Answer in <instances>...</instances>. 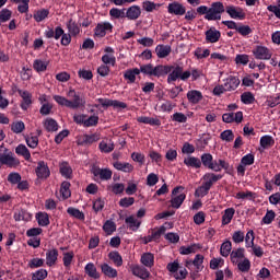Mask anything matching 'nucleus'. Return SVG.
<instances>
[{
  "mask_svg": "<svg viewBox=\"0 0 280 280\" xmlns=\"http://www.w3.org/2000/svg\"><path fill=\"white\" fill-rule=\"evenodd\" d=\"M135 205V197H125L119 200V206L128 209V207H132Z\"/></svg>",
  "mask_w": 280,
  "mask_h": 280,
  "instance_id": "62",
  "label": "nucleus"
},
{
  "mask_svg": "<svg viewBox=\"0 0 280 280\" xmlns=\"http://www.w3.org/2000/svg\"><path fill=\"white\" fill-rule=\"evenodd\" d=\"M226 13L229 14V16H231V19H238L240 21H242L246 16L244 10H242V8L240 7L229 5L226 7Z\"/></svg>",
  "mask_w": 280,
  "mask_h": 280,
  "instance_id": "12",
  "label": "nucleus"
},
{
  "mask_svg": "<svg viewBox=\"0 0 280 280\" xmlns=\"http://www.w3.org/2000/svg\"><path fill=\"white\" fill-rule=\"evenodd\" d=\"M138 121L139 124H149V126H161V120L159 118L141 116L138 118Z\"/></svg>",
  "mask_w": 280,
  "mask_h": 280,
  "instance_id": "43",
  "label": "nucleus"
},
{
  "mask_svg": "<svg viewBox=\"0 0 280 280\" xmlns=\"http://www.w3.org/2000/svg\"><path fill=\"white\" fill-rule=\"evenodd\" d=\"M220 139H222V141H226L228 143H231V141L235 139V135L233 133V130L228 129L221 132Z\"/></svg>",
  "mask_w": 280,
  "mask_h": 280,
  "instance_id": "57",
  "label": "nucleus"
},
{
  "mask_svg": "<svg viewBox=\"0 0 280 280\" xmlns=\"http://www.w3.org/2000/svg\"><path fill=\"white\" fill-rule=\"evenodd\" d=\"M97 141H100V135H84L81 139L80 145H91Z\"/></svg>",
  "mask_w": 280,
  "mask_h": 280,
  "instance_id": "29",
  "label": "nucleus"
},
{
  "mask_svg": "<svg viewBox=\"0 0 280 280\" xmlns=\"http://www.w3.org/2000/svg\"><path fill=\"white\" fill-rule=\"evenodd\" d=\"M140 261L142 266H145V268H152L154 266V254L152 253L142 254Z\"/></svg>",
  "mask_w": 280,
  "mask_h": 280,
  "instance_id": "27",
  "label": "nucleus"
},
{
  "mask_svg": "<svg viewBox=\"0 0 280 280\" xmlns=\"http://www.w3.org/2000/svg\"><path fill=\"white\" fill-rule=\"evenodd\" d=\"M32 219V214H30V212H26L25 210H18L15 213H14V220L16 222H21V221H28Z\"/></svg>",
  "mask_w": 280,
  "mask_h": 280,
  "instance_id": "42",
  "label": "nucleus"
},
{
  "mask_svg": "<svg viewBox=\"0 0 280 280\" xmlns=\"http://www.w3.org/2000/svg\"><path fill=\"white\" fill-rule=\"evenodd\" d=\"M223 85L225 86V91H235L240 86V79L237 77H229L224 80Z\"/></svg>",
  "mask_w": 280,
  "mask_h": 280,
  "instance_id": "20",
  "label": "nucleus"
},
{
  "mask_svg": "<svg viewBox=\"0 0 280 280\" xmlns=\"http://www.w3.org/2000/svg\"><path fill=\"white\" fill-rule=\"evenodd\" d=\"M67 28L70 36H78V34H80V26L72 19L68 21Z\"/></svg>",
  "mask_w": 280,
  "mask_h": 280,
  "instance_id": "38",
  "label": "nucleus"
},
{
  "mask_svg": "<svg viewBox=\"0 0 280 280\" xmlns=\"http://www.w3.org/2000/svg\"><path fill=\"white\" fill-rule=\"evenodd\" d=\"M0 163H2V165H8L9 167H16V165H19L16 159L9 154H2L0 156Z\"/></svg>",
  "mask_w": 280,
  "mask_h": 280,
  "instance_id": "31",
  "label": "nucleus"
},
{
  "mask_svg": "<svg viewBox=\"0 0 280 280\" xmlns=\"http://www.w3.org/2000/svg\"><path fill=\"white\" fill-rule=\"evenodd\" d=\"M168 14H174L175 16H183L186 14L187 9L180 2H172L167 7Z\"/></svg>",
  "mask_w": 280,
  "mask_h": 280,
  "instance_id": "8",
  "label": "nucleus"
},
{
  "mask_svg": "<svg viewBox=\"0 0 280 280\" xmlns=\"http://www.w3.org/2000/svg\"><path fill=\"white\" fill-rule=\"evenodd\" d=\"M167 228L165 225H161L160 228H154L151 230V237L154 242H159L161 240V235H165Z\"/></svg>",
  "mask_w": 280,
  "mask_h": 280,
  "instance_id": "35",
  "label": "nucleus"
},
{
  "mask_svg": "<svg viewBox=\"0 0 280 280\" xmlns=\"http://www.w3.org/2000/svg\"><path fill=\"white\" fill-rule=\"evenodd\" d=\"M115 170H118V172H125V174H130V172L135 171V166L130 163H124V162H114Z\"/></svg>",
  "mask_w": 280,
  "mask_h": 280,
  "instance_id": "22",
  "label": "nucleus"
},
{
  "mask_svg": "<svg viewBox=\"0 0 280 280\" xmlns=\"http://www.w3.org/2000/svg\"><path fill=\"white\" fill-rule=\"evenodd\" d=\"M107 32H113V24H110V22H104V23L97 24L95 28L96 36L104 37L106 36Z\"/></svg>",
  "mask_w": 280,
  "mask_h": 280,
  "instance_id": "16",
  "label": "nucleus"
},
{
  "mask_svg": "<svg viewBox=\"0 0 280 280\" xmlns=\"http://www.w3.org/2000/svg\"><path fill=\"white\" fill-rule=\"evenodd\" d=\"M171 69V71L168 72V77H167V82L168 84H172V82H176V80H180L182 78V73H183V67L180 66H166Z\"/></svg>",
  "mask_w": 280,
  "mask_h": 280,
  "instance_id": "9",
  "label": "nucleus"
},
{
  "mask_svg": "<svg viewBox=\"0 0 280 280\" xmlns=\"http://www.w3.org/2000/svg\"><path fill=\"white\" fill-rule=\"evenodd\" d=\"M183 186H177L173 189L172 194H173V198L171 199V205L174 209H180V205H183V202H185V194H179V191H183Z\"/></svg>",
  "mask_w": 280,
  "mask_h": 280,
  "instance_id": "7",
  "label": "nucleus"
},
{
  "mask_svg": "<svg viewBox=\"0 0 280 280\" xmlns=\"http://www.w3.org/2000/svg\"><path fill=\"white\" fill-rule=\"evenodd\" d=\"M131 272L132 275H135V277H138L142 280H148V278L150 277V271L145 267L139 265H133L131 267Z\"/></svg>",
  "mask_w": 280,
  "mask_h": 280,
  "instance_id": "11",
  "label": "nucleus"
},
{
  "mask_svg": "<svg viewBox=\"0 0 280 280\" xmlns=\"http://www.w3.org/2000/svg\"><path fill=\"white\" fill-rule=\"evenodd\" d=\"M224 12V4L222 2H213L209 12L205 15L207 21H220L222 19V13Z\"/></svg>",
  "mask_w": 280,
  "mask_h": 280,
  "instance_id": "3",
  "label": "nucleus"
},
{
  "mask_svg": "<svg viewBox=\"0 0 280 280\" xmlns=\"http://www.w3.org/2000/svg\"><path fill=\"white\" fill-rule=\"evenodd\" d=\"M276 217L277 214L272 210H268L265 217L262 218L261 222L264 224H272Z\"/></svg>",
  "mask_w": 280,
  "mask_h": 280,
  "instance_id": "61",
  "label": "nucleus"
},
{
  "mask_svg": "<svg viewBox=\"0 0 280 280\" xmlns=\"http://www.w3.org/2000/svg\"><path fill=\"white\" fill-rule=\"evenodd\" d=\"M210 55L211 50H209L208 48L198 47L194 51V56L197 58V60H203V58H209Z\"/></svg>",
  "mask_w": 280,
  "mask_h": 280,
  "instance_id": "39",
  "label": "nucleus"
},
{
  "mask_svg": "<svg viewBox=\"0 0 280 280\" xmlns=\"http://www.w3.org/2000/svg\"><path fill=\"white\" fill-rule=\"evenodd\" d=\"M60 195L62 200H67V198H71V183L62 182L60 187Z\"/></svg>",
  "mask_w": 280,
  "mask_h": 280,
  "instance_id": "34",
  "label": "nucleus"
},
{
  "mask_svg": "<svg viewBox=\"0 0 280 280\" xmlns=\"http://www.w3.org/2000/svg\"><path fill=\"white\" fill-rule=\"evenodd\" d=\"M103 231H105L107 235H113V233L117 231V226L115 225V222L106 221L105 224L103 225Z\"/></svg>",
  "mask_w": 280,
  "mask_h": 280,
  "instance_id": "58",
  "label": "nucleus"
},
{
  "mask_svg": "<svg viewBox=\"0 0 280 280\" xmlns=\"http://www.w3.org/2000/svg\"><path fill=\"white\" fill-rule=\"evenodd\" d=\"M47 279V270L39 269L35 271L32 276V280H44Z\"/></svg>",
  "mask_w": 280,
  "mask_h": 280,
  "instance_id": "64",
  "label": "nucleus"
},
{
  "mask_svg": "<svg viewBox=\"0 0 280 280\" xmlns=\"http://www.w3.org/2000/svg\"><path fill=\"white\" fill-rule=\"evenodd\" d=\"M67 97L69 101V108H72L73 110L82 108V106L86 104V101H84L75 90H69L67 92Z\"/></svg>",
  "mask_w": 280,
  "mask_h": 280,
  "instance_id": "4",
  "label": "nucleus"
},
{
  "mask_svg": "<svg viewBox=\"0 0 280 280\" xmlns=\"http://www.w3.org/2000/svg\"><path fill=\"white\" fill-rule=\"evenodd\" d=\"M108 258L115 264V266H122L124 265V259L121 258V255L118 254V252H110L108 254Z\"/></svg>",
  "mask_w": 280,
  "mask_h": 280,
  "instance_id": "46",
  "label": "nucleus"
},
{
  "mask_svg": "<svg viewBox=\"0 0 280 280\" xmlns=\"http://www.w3.org/2000/svg\"><path fill=\"white\" fill-rule=\"evenodd\" d=\"M179 268H180V265L178 264L177 260H175L173 262H168L167 266H166V270H168V272L174 275V278L176 280L186 279V277H187V269H185V268L179 269Z\"/></svg>",
  "mask_w": 280,
  "mask_h": 280,
  "instance_id": "5",
  "label": "nucleus"
},
{
  "mask_svg": "<svg viewBox=\"0 0 280 280\" xmlns=\"http://www.w3.org/2000/svg\"><path fill=\"white\" fill-rule=\"evenodd\" d=\"M221 178L222 175L206 173L202 177L203 184L196 190V192L199 194V196H207L209 194V189L213 187V184L218 183V180H221Z\"/></svg>",
  "mask_w": 280,
  "mask_h": 280,
  "instance_id": "2",
  "label": "nucleus"
},
{
  "mask_svg": "<svg viewBox=\"0 0 280 280\" xmlns=\"http://www.w3.org/2000/svg\"><path fill=\"white\" fill-rule=\"evenodd\" d=\"M232 240L235 244H242L245 240V234L242 231H235L232 235Z\"/></svg>",
  "mask_w": 280,
  "mask_h": 280,
  "instance_id": "63",
  "label": "nucleus"
},
{
  "mask_svg": "<svg viewBox=\"0 0 280 280\" xmlns=\"http://www.w3.org/2000/svg\"><path fill=\"white\" fill-rule=\"evenodd\" d=\"M67 213L72 218H77V220H84V212L80 211L75 208H68Z\"/></svg>",
  "mask_w": 280,
  "mask_h": 280,
  "instance_id": "59",
  "label": "nucleus"
},
{
  "mask_svg": "<svg viewBox=\"0 0 280 280\" xmlns=\"http://www.w3.org/2000/svg\"><path fill=\"white\" fill-rule=\"evenodd\" d=\"M36 176L37 178H49L51 172L49 171V166L45 162H38L36 167Z\"/></svg>",
  "mask_w": 280,
  "mask_h": 280,
  "instance_id": "14",
  "label": "nucleus"
},
{
  "mask_svg": "<svg viewBox=\"0 0 280 280\" xmlns=\"http://www.w3.org/2000/svg\"><path fill=\"white\" fill-rule=\"evenodd\" d=\"M125 222L131 231H139V226H141V221L137 220L133 215L125 219Z\"/></svg>",
  "mask_w": 280,
  "mask_h": 280,
  "instance_id": "40",
  "label": "nucleus"
},
{
  "mask_svg": "<svg viewBox=\"0 0 280 280\" xmlns=\"http://www.w3.org/2000/svg\"><path fill=\"white\" fill-rule=\"evenodd\" d=\"M15 154H19V156H23L25 161H30L32 159V153H30V149L25 144H19L15 148Z\"/></svg>",
  "mask_w": 280,
  "mask_h": 280,
  "instance_id": "30",
  "label": "nucleus"
},
{
  "mask_svg": "<svg viewBox=\"0 0 280 280\" xmlns=\"http://www.w3.org/2000/svg\"><path fill=\"white\" fill-rule=\"evenodd\" d=\"M198 250V246L190 245V246H182L179 248L180 255H191L192 253H196Z\"/></svg>",
  "mask_w": 280,
  "mask_h": 280,
  "instance_id": "60",
  "label": "nucleus"
},
{
  "mask_svg": "<svg viewBox=\"0 0 280 280\" xmlns=\"http://www.w3.org/2000/svg\"><path fill=\"white\" fill-rule=\"evenodd\" d=\"M11 130L15 135H21V132H23V130H25V122H23V120L12 122Z\"/></svg>",
  "mask_w": 280,
  "mask_h": 280,
  "instance_id": "48",
  "label": "nucleus"
},
{
  "mask_svg": "<svg viewBox=\"0 0 280 280\" xmlns=\"http://www.w3.org/2000/svg\"><path fill=\"white\" fill-rule=\"evenodd\" d=\"M260 145L264 150L272 148V145H275V138H272L271 136H262L260 138Z\"/></svg>",
  "mask_w": 280,
  "mask_h": 280,
  "instance_id": "41",
  "label": "nucleus"
},
{
  "mask_svg": "<svg viewBox=\"0 0 280 280\" xmlns=\"http://www.w3.org/2000/svg\"><path fill=\"white\" fill-rule=\"evenodd\" d=\"M20 97H22L21 108L27 110L32 106V93L23 90H18Z\"/></svg>",
  "mask_w": 280,
  "mask_h": 280,
  "instance_id": "13",
  "label": "nucleus"
},
{
  "mask_svg": "<svg viewBox=\"0 0 280 280\" xmlns=\"http://www.w3.org/2000/svg\"><path fill=\"white\" fill-rule=\"evenodd\" d=\"M47 67H49V60L35 59L33 62V69H35L37 73H44V71H47Z\"/></svg>",
  "mask_w": 280,
  "mask_h": 280,
  "instance_id": "24",
  "label": "nucleus"
},
{
  "mask_svg": "<svg viewBox=\"0 0 280 280\" xmlns=\"http://www.w3.org/2000/svg\"><path fill=\"white\" fill-rule=\"evenodd\" d=\"M241 101L243 104H254L255 103V95L252 92H244L241 95Z\"/></svg>",
  "mask_w": 280,
  "mask_h": 280,
  "instance_id": "55",
  "label": "nucleus"
},
{
  "mask_svg": "<svg viewBox=\"0 0 280 280\" xmlns=\"http://www.w3.org/2000/svg\"><path fill=\"white\" fill-rule=\"evenodd\" d=\"M184 164L187 165V167H195L196 170L200 168L202 166V162L200 159L196 156H188L184 160Z\"/></svg>",
  "mask_w": 280,
  "mask_h": 280,
  "instance_id": "33",
  "label": "nucleus"
},
{
  "mask_svg": "<svg viewBox=\"0 0 280 280\" xmlns=\"http://www.w3.org/2000/svg\"><path fill=\"white\" fill-rule=\"evenodd\" d=\"M233 215H235V210L233 208H228L224 210L222 215L223 226H226V224H231V220H233Z\"/></svg>",
  "mask_w": 280,
  "mask_h": 280,
  "instance_id": "36",
  "label": "nucleus"
},
{
  "mask_svg": "<svg viewBox=\"0 0 280 280\" xmlns=\"http://www.w3.org/2000/svg\"><path fill=\"white\" fill-rule=\"evenodd\" d=\"M56 261H58V249H48L46 253V265L51 268V266H56Z\"/></svg>",
  "mask_w": 280,
  "mask_h": 280,
  "instance_id": "19",
  "label": "nucleus"
},
{
  "mask_svg": "<svg viewBox=\"0 0 280 280\" xmlns=\"http://www.w3.org/2000/svg\"><path fill=\"white\" fill-rule=\"evenodd\" d=\"M12 19V11L8 9H3L0 11V25H3V23H8Z\"/></svg>",
  "mask_w": 280,
  "mask_h": 280,
  "instance_id": "53",
  "label": "nucleus"
},
{
  "mask_svg": "<svg viewBox=\"0 0 280 280\" xmlns=\"http://www.w3.org/2000/svg\"><path fill=\"white\" fill-rule=\"evenodd\" d=\"M255 245V232L253 230H249L245 235V246L246 248H250Z\"/></svg>",
  "mask_w": 280,
  "mask_h": 280,
  "instance_id": "52",
  "label": "nucleus"
},
{
  "mask_svg": "<svg viewBox=\"0 0 280 280\" xmlns=\"http://www.w3.org/2000/svg\"><path fill=\"white\" fill-rule=\"evenodd\" d=\"M92 173L94 176H98L101 180H110L113 178V171H110V168H100L95 166Z\"/></svg>",
  "mask_w": 280,
  "mask_h": 280,
  "instance_id": "10",
  "label": "nucleus"
},
{
  "mask_svg": "<svg viewBox=\"0 0 280 280\" xmlns=\"http://www.w3.org/2000/svg\"><path fill=\"white\" fill-rule=\"evenodd\" d=\"M125 16H127L129 21H137V19L141 16V8L139 5L128 8L127 12H125Z\"/></svg>",
  "mask_w": 280,
  "mask_h": 280,
  "instance_id": "17",
  "label": "nucleus"
},
{
  "mask_svg": "<svg viewBox=\"0 0 280 280\" xmlns=\"http://www.w3.org/2000/svg\"><path fill=\"white\" fill-rule=\"evenodd\" d=\"M36 220L39 226H49V214L47 212L37 213Z\"/></svg>",
  "mask_w": 280,
  "mask_h": 280,
  "instance_id": "44",
  "label": "nucleus"
},
{
  "mask_svg": "<svg viewBox=\"0 0 280 280\" xmlns=\"http://www.w3.org/2000/svg\"><path fill=\"white\" fill-rule=\"evenodd\" d=\"M140 73H143L144 75H154L155 78H161L163 75H167L170 71H172V68L167 66H152V63L142 65L139 69Z\"/></svg>",
  "mask_w": 280,
  "mask_h": 280,
  "instance_id": "1",
  "label": "nucleus"
},
{
  "mask_svg": "<svg viewBox=\"0 0 280 280\" xmlns=\"http://www.w3.org/2000/svg\"><path fill=\"white\" fill-rule=\"evenodd\" d=\"M98 149L101 152H104L105 154H110L113 150H115V143L110 140H103L98 144Z\"/></svg>",
  "mask_w": 280,
  "mask_h": 280,
  "instance_id": "26",
  "label": "nucleus"
},
{
  "mask_svg": "<svg viewBox=\"0 0 280 280\" xmlns=\"http://www.w3.org/2000/svg\"><path fill=\"white\" fill-rule=\"evenodd\" d=\"M237 268L241 272H249L250 260L248 258H244L242 261L237 264Z\"/></svg>",
  "mask_w": 280,
  "mask_h": 280,
  "instance_id": "54",
  "label": "nucleus"
},
{
  "mask_svg": "<svg viewBox=\"0 0 280 280\" xmlns=\"http://www.w3.org/2000/svg\"><path fill=\"white\" fill-rule=\"evenodd\" d=\"M101 271L105 277H108V279H117V269L106 262L101 265Z\"/></svg>",
  "mask_w": 280,
  "mask_h": 280,
  "instance_id": "18",
  "label": "nucleus"
},
{
  "mask_svg": "<svg viewBox=\"0 0 280 280\" xmlns=\"http://www.w3.org/2000/svg\"><path fill=\"white\" fill-rule=\"evenodd\" d=\"M60 174L65 178H71V174H73V171L71 170V166H69L68 163H62L60 165Z\"/></svg>",
  "mask_w": 280,
  "mask_h": 280,
  "instance_id": "51",
  "label": "nucleus"
},
{
  "mask_svg": "<svg viewBox=\"0 0 280 280\" xmlns=\"http://www.w3.org/2000/svg\"><path fill=\"white\" fill-rule=\"evenodd\" d=\"M221 36L222 33H220V31H218L215 27H210L208 31H206L207 43H218Z\"/></svg>",
  "mask_w": 280,
  "mask_h": 280,
  "instance_id": "15",
  "label": "nucleus"
},
{
  "mask_svg": "<svg viewBox=\"0 0 280 280\" xmlns=\"http://www.w3.org/2000/svg\"><path fill=\"white\" fill-rule=\"evenodd\" d=\"M109 15L113 19H126V9L113 8L109 10Z\"/></svg>",
  "mask_w": 280,
  "mask_h": 280,
  "instance_id": "47",
  "label": "nucleus"
},
{
  "mask_svg": "<svg viewBox=\"0 0 280 280\" xmlns=\"http://www.w3.org/2000/svg\"><path fill=\"white\" fill-rule=\"evenodd\" d=\"M187 100L190 104H198L202 100V92L198 90L188 91Z\"/></svg>",
  "mask_w": 280,
  "mask_h": 280,
  "instance_id": "25",
  "label": "nucleus"
},
{
  "mask_svg": "<svg viewBox=\"0 0 280 280\" xmlns=\"http://www.w3.org/2000/svg\"><path fill=\"white\" fill-rule=\"evenodd\" d=\"M155 54L158 58H167L172 54V46L168 45H158L155 47Z\"/></svg>",
  "mask_w": 280,
  "mask_h": 280,
  "instance_id": "21",
  "label": "nucleus"
},
{
  "mask_svg": "<svg viewBox=\"0 0 280 280\" xmlns=\"http://www.w3.org/2000/svg\"><path fill=\"white\" fill-rule=\"evenodd\" d=\"M49 16V10L47 9H40L34 12L33 19L36 21V23H40L45 21Z\"/></svg>",
  "mask_w": 280,
  "mask_h": 280,
  "instance_id": "37",
  "label": "nucleus"
},
{
  "mask_svg": "<svg viewBox=\"0 0 280 280\" xmlns=\"http://www.w3.org/2000/svg\"><path fill=\"white\" fill-rule=\"evenodd\" d=\"M230 257L232 264H237V259H244V248L232 250Z\"/></svg>",
  "mask_w": 280,
  "mask_h": 280,
  "instance_id": "50",
  "label": "nucleus"
},
{
  "mask_svg": "<svg viewBox=\"0 0 280 280\" xmlns=\"http://www.w3.org/2000/svg\"><path fill=\"white\" fill-rule=\"evenodd\" d=\"M85 275L90 276L92 279H100L101 275L100 271H97V267H95V264L89 262L85 268Z\"/></svg>",
  "mask_w": 280,
  "mask_h": 280,
  "instance_id": "28",
  "label": "nucleus"
},
{
  "mask_svg": "<svg viewBox=\"0 0 280 280\" xmlns=\"http://www.w3.org/2000/svg\"><path fill=\"white\" fill-rule=\"evenodd\" d=\"M26 144L28 148H32L33 150L38 148V137L37 136H26L25 137Z\"/></svg>",
  "mask_w": 280,
  "mask_h": 280,
  "instance_id": "56",
  "label": "nucleus"
},
{
  "mask_svg": "<svg viewBox=\"0 0 280 280\" xmlns=\"http://www.w3.org/2000/svg\"><path fill=\"white\" fill-rule=\"evenodd\" d=\"M102 62L107 67H115L117 59L115 58V55L106 54L102 56Z\"/></svg>",
  "mask_w": 280,
  "mask_h": 280,
  "instance_id": "49",
  "label": "nucleus"
},
{
  "mask_svg": "<svg viewBox=\"0 0 280 280\" xmlns=\"http://www.w3.org/2000/svg\"><path fill=\"white\" fill-rule=\"evenodd\" d=\"M140 74L139 68L128 69L124 73L125 80H128L129 84H135L137 81V75Z\"/></svg>",
  "mask_w": 280,
  "mask_h": 280,
  "instance_id": "23",
  "label": "nucleus"
},
{
  "mask_svg": "<svg viewBox=\"0 0 280 280\" xmlns=\"http://www.w3.org/2000/svg\"><path fill=\"white\" fill-rule=\"evenodd\" d=\"M44 128L47 132H58V121L54 118H47L44 120Z\"/></svg>",
  "mask_w": 280,
  "mask_h": 280,
  "instance_id": "32",
  "label": "nucleus"
},
{
  "mask_svg": "<svg viewBox=\"0 0 280 280\" xmlns=\"http://www.w3.org/2000/svg\"><path fill=\"white\" fill-rule=\"evenodd\" d=\"M232 248H233V244L231 243V241H225L224 243H222L220 248V253L222 257H229V255H231Z\"/></svg>",
  "mask_w": 280,
  "mask_h": 280,
  "instance_id": "45",
  "label": "nucleus"
},
{
  "mask_svg": "<svg viewBox=\"0 0 280 280\" xmlns=\"http://www.w3.org/2000/svg\"><path fill=\"white\" fill-rule=\"evenodd\" d=\"M253 56L256 60H270L272 58V51L266 46H256L253 49Z\"/></svg>",
  "mask_w": 280,
  "mask_h": 280,
  "instance_id": "6",
  "label": "nucleus"
}]
</instances>
